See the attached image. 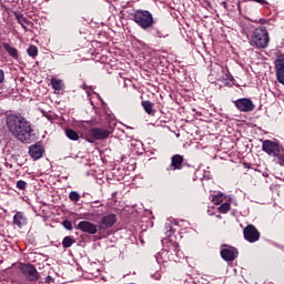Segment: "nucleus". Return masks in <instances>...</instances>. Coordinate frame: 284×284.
Segmentation results:
<instances>
[{"label": "nucleus", "mask_w": 284, "mask_h": 284, "mask_svg": "<svg viewBox=\"0 0 284 284\" xmlns=\"http://www.w3.org/2000/svg\"><path fill=\"white\" fill-rule=\"evenodd\" d=\"M7 128L12 136L18 139V141H21V143H30L32 141V126L23 115H8Z\"/></svg>", "instance_id": "nucleus-1"}, {"label": "nucleus", "mask_w": 284, "mask_h": 284, "mask_svg": "<svg viewBox=\"0 0 284 284\" xmlns=\"http://www.w3.org/2000/svg\"><path fill=\"white\" fill-rule=\"evenodd\" d=\"M251 45L260 49H265L270 45V33L265 27H260L253 31Z\"/></svg>", "instance_id": "nucleus-2"}, {"label": "nucleus", "mask_w": 284, "mask_h": 284, "mask_svg": "<svg viewBox=\"0 0 284 284\" xmlns=\"http://www.w3.org/2000/svg\"><path fill=\"white\" fill-rule=\"evenodd\" d=\"M133 21L142 28V30H150V28L154 27V17L148 10H138L133 14Z\"/></svg>", "instance_id": "nucleus-3"}, {"label": "nucleus", "mask_w": 284, "mask_h": 284, "mask_svg": "<svg viewBox=\"0 0 284 284\" xmlns=\"http://www.w3.org/2000/svg\"><path fill=\"white\" fill-rule=\"evenodd\" d=\"M112 134V131L108 129L94 128L91 129L87 134V141L89 143H94L95 141H101L103 139H108Z\"/></svg>", "instance_id": "nucleus-4"}, {"label": "nucleus", "mask_w": 284, "mask_h": 284, "mask_svg": "<svg viewBox=\"0 0 284 284\" xmlns=\"http://www.w3.org/2000/svg\"><path fill=\"white\" fill-rule=\"evenodd\" d=\"M19 270L26 276L27 280L34 282L39 281L41 278V275L39 274V271H37V267L32 264H19Z\"/></svg>", "instance_id": "nucleus-5"}, {"label": "nucleus", "mask_w": 284, "mask_h": 284, "mask_svg": "<svg viewBox=\"0 0 284 284\" xmlns=\"http://www.w3.org/2000/svg\"><path fill=\"white\" fill-rule=\"evenodd\" d=\"M262 150L263 152L268 154V156L276 158L281 155V145L278 144V142H274L272 140H265L262 143Z\"/></svg>", "instance_id": "nucleus-6"}, {"label": "nucleus", "mask_w": 284, "mask_h": 284, "mask_svg": "<svg viewBox=\"0 0 284 284\" xmlns=\"http://www.w3.org/2000/svg\"><path fill=\"white\" fill-rule=\"evenodd\" d=\"M276 81L284 85V54L278 53L274 61Z\"/></svg>", "instance_id": "nucleus-7"}, {"label": "nucleus", "mask_w": 284, "mask_h": 284, "mask_svg": "<svg viewBox=\"0 0 284 284\" xmlns=\"http://www.w3.org/2000/svg\"><path fill=\"white\" fill-rule=\"evenodd\" d=\"M234 105L240 112H254V108H256L254 102H252V100L248 98L235 100Z\"/></svg>", "instance_id": "nucleus-8"}, {"label": "nucleus", "mask_w": 284, "mask_h": 284, "mask_svg": "<svg viewBox=\"0 0 284 284\" xmlns=\"http://www.w3.org/2000/svg\"><path fill=\"white\" fill-rule=\"evenodd\" d=\"M243 234L245 241H247L248 243H256V241L261 239V233L258 232V230H256V226L252 224L247 225L244 229Z\"/></svg>", "instance_id": "nucleus-9"}, {"label": "nucleus", "mask_w": 284, "mask_h": 284, "mask_svg": "<svg viewBox=\"0 0 284 284\" xmlns=\"http://www.w3.org/2000/svg\"><path fill=\"white\" fill-rule=\"evenodd\" d=\"M116 223V215L114 213H109L103 215L101 221L98 223L99 231L103 232V230H110Z\"/></svg>", "instance_id": "nucleus-10"}, {"label": "nucleus", "mask_w": 284, "mask_h": 284, "mask_svg": "<svg viewBox=\"0 0 284 284\" xmlns=\"http://www.w3.org/2000/svg\"><path fill=\"white\" fill-rule=\"evenodd\" d=\"M77 230H80V232H84L85 234H97L99 231V224H94L90 221H81Z\"/></svg>", "instance_id": "nucleus-11"}, {"label": "nucleus", "mask_w": 284, "mask_h": 284, "mask_svg": "<svg viewBox=\"0 0 284 284\" xmlns=\"http://www.w3.org/2000/svg\"><path fill=\"white\" fill-rule=\"evenodd\" d=\"M223 261H234L236 256H239V251L236 248L229 246V245H222L221 252H220Z\"/></svg>", "instance_id": "nucleus-12"}, {"label": "nucleus", "mask_w": 284, "mask_h": 284, "mask_svg": "<svg viewBox=\"0 0 284 284\" xmlns=\"http://www.w3.org/2000/svg\"><path fill=\"white\" fill-rule=\"evenodd\" d=\"M183 156L175 154L171 158V164L166 168V172H174L176 170H183Z\"/></svg>", "instance_id": "nucleus-13"}, {"label": "nucleus", "mask_w": 284, "mask_h": 284, "mask_svg": "<svg viewBox=\"0 0 284 284\" xmlns=\"http://www.w3.org/2000/svg\"><path fill=\"white\" fill-rule=\"evenodd\" d=\"M162 245L164 252H170L171 254H179V244L176 242L169 241L168 239L162 240Z\"/></svg>", "instance_id": "nucleus-14"}, {"label": "nucleus", "mask_w": 284, "mask_h": 284, "mask_svg": "<svg viewBox=\"0 0 284 284\" xmlns=\"http://www.w3.org/2000/svg\"><path fill=\"white\" fill-rule=\"evenodd\" d=\"M29 154L34 160L41 159L43 156V146L39 144H33L29 148Z\"/></svg>", "instance_id": "nucleus-15"}, {"label": "nucleus", "mask_w": 284, "mask_h": 284, "mask_svg": "<svg viewBox=\"0 0 284 284\" xmlns=\"http://www.w3.org/2000/svg\"><path fill=\"white\" fill-rule=\"evenodd\" d=\"M13 225H17L21 230V227L28 225V217L23 212H17L13 216Z\"/></svg>", "instance_id": "nucleus-16"}, {"label": "nucleus", "mask_w": 284, "mask_h": 284, "mask_svg": "<svg viewBox=\"0 0 284 284\" xmlns=\"http://www.w3.org/2000/svg\"><path fill=\"white\" fill-rule=\"evenodd\" d=\"M217 72H221V74H217L219 81H234V78L232 77V73H230V70L223 69V67H217Z\"/></svg>", "instance_id": "nucleus-17"}, {"label": "nucleus", "mask_w": 284, "mask_h": 284, "mask_svg": "<svg viewBox=\"0 0 284 284\" xmlns=\"http://www.w3.org/2000/svg\"><path fill=\"white\" fill-rule=\"evenodd\" d=\"M103 214H105V207L100 206V207L93 209L91 212H89L88 216L91 217V221H99V219H101V216H103Z\"/></svg>", "instance_id": "nucleus-18"}, {"label": "nucleus", "mask_w": 284, "mask_h": 284, "mask_svg": "<svg viewBox=\"0 0 284 284\" xmlns=\"http://www.w3.org/2000/svg\"><path fill=\"white\" fill-rule=\"evenodd\" d=\"M2 48H3V50H6V52H8V54H10V57H12L13 59H17V57H19V51H17V49L13 48L12 45H10L8 42L2 43Z\"/></svg>", "instance_id": "nucleus-19"}, {"label": "nucleus", "mask_w": 284, "mask_h": 284, "mask_svg": "<svg viewBox=\"0 0 284 284\" xmlns=\"http://www.w3.org/2000/svg\"><path fill=\"white\" fill-rule=\"evenodd\" d=\"M51 85H52L53 90H57L58 92L63 90V81H61L57 78L51 79Z\"/></svg>", "instance_id": "nucleus-20"}, {"label": "nucleus", "mask_w": 284, "mask_h": 284, "mask_svg": "<svg viewBox=\"0 0 284 284\" xmlns=\"http://www.w3.org/2000/svg\"><path fill=\"white\" fill-rule=\"evenodd\" d=\"M142 106L146 114H154V104L151 101H143Z\"/></svg>", "instance_id": "nucleus-21"}, {"label": "nucleus", "mask_w": 284, "mask_h": 284, "mask_svg": "<svg viewBox=\"0 0 284 284\" xmlns=\"http://www.w3.org/2000/svg\"><path fill=\"white\" fill-rule=\"evenodd\" d=\"M74 243H77V240H74V237L72 236H65L62 240V245L63 247L68 248V247H72V245H74Z\"/></svg>", "instance_id": "nucleus-22"}, {"label": "nucleus", "mask_w": 284, "mask_h": 284, "mask_svg": "<svg viewBox=\"0 0 284 284\" xmlns=\"http://www.w3.org/2000/svg\"><path fill=\"white\" fill-rule=\"evenodd\" d=\"M65 135L70 139V141H79V133L72 129H67Z\"/></svg>", "instance_id": "nucleus-23"}, {"label": "nucleus", "mask_w": 284, "mask_h": 284, "mask_svg": "<svg viewBox=\"0 0 284 284\" xmlns=\"http://www.w3.org/2000/svg\"><path fill=\"white\" fill-rule=\"evenodd\" d=\"M69 199H70V201H72L73 203H79V201H81V195L79 194V192L72 191V192L69 194Z\"/></svg>", "instance_id": "nucleus-24"}, {"label": "nucleus", "mask_w": 284, "mask_h": 284, "mask_svg": "<svg viewBox=\"0 0 284 284\" xmlns=\"http://www.w3.org/2000/svg\"><path fill=\"white\" fill-rule=\"evenodd\" d=\"M27 52H28L29 57H32L34 59V57H37V54H39V49L37 48V45H30L27 49Z\"/></svg>", "instance_id": "nucleus-25"}, {"label": "nucleus", "mask_w": 284, "mask_h": 284, "mask_svg": "<svg viewBox=\"0 0 284 284\" xmlns=\"http://www.w3.org/2000/svg\"><path fill=\"white\" fill-rule=\"evenodd\" d=\"M229 210H231L230 202L223 203L219 206V212H221V214H227Z\"/></svg>", "instance_id": "nucleus-26"}, {"label": "nucleus", "mask_w": 284, "mask_h": 284, "mask_svg": "<svg viewBox=\"0 0 284 284\" xmlns=\"http://www.w3.org/2000/svg\"><path fill=\"white\" fill-rule=\"evenodd\" d=\"M17 19L18 23H20L23 30H28V27L26 26V23H28V19H26L23 16H18Z\"/></svg>", "instance_id": "nucleus-27"}, {"label": "nucleus", "mask_w": 284, "mask_h": 284, "mask_svg": "<svg viewBox=\"0 0 284 284\" xmlns=\"http://www.w3.org/2000/svg\"><path fill=\"white\" fill-rule=\"evenodd\" d=\"M212 201L215 205H221V203H223V194H217L213 196Z\"/></svg>", "instance_id": "nucleus-28"}, {"label": "nucleus", "mask_w": 284, "mask_h": 284, "mask_svg": "<svg viewBox=\"0 0 284 284\" xmlns=\"http://www.w3.org/2000/svg\"><path fill=\"white\" fill-rule=\"evenodd\" d=\"M17 187H18V190H26L28 187V183L23 180H19L17 182Z\"/></svg>", "instance_id": "nucleus-29"}, {"label": "nucleus", "mask_w": 284, "mask_h": 284, "mask_svg": "<svg viewBox=\"0 0 284 284\" xmlns=\"http://www.w3.org/2000/svg\"><path fill=\"white\" fill-rule=\"evenodd\" d=\"M62 225H63L64 230L72 231V222H70V220H64L62 222Z\"/></svg>", "instance_id": "nucleus-30"}, {"label": "nucleus", "mask_w": 284, "mask_h": 284, "mask_svg": "<svg viewBox=\"0 0 284 284\" xmlns=\"http://www.w3.org/2000/svg\"><path fill=\"white\" fill-rule=\"evenodd\" d=\"M165 234H166V236H171V234H172V224L170 223V222H166L165 223Z\"/></svg>", "instance_id": "nucleus-31"}, {"label": "nucleus", "mask_w": 284, "mask_h": 284, "mask_svg": "<svg viewBox=\"0 0 284 284\" xmlns=\"http://www.w3.org/2000/svg\"><path fill=\"white\" fill-rule=\"evenodd\" d=\"M154 37H158V39H165V34H163V31L155 29Z\"/></svg>", "instance_id": "nucleus-32"}, {"label": "nucleus", "mask_w": 284, "mask_h": 284, "mask_svg": "<svg viewBox=\"0 0 284 284\" xmlns=\"http://www.w3.org/2000/svg\"><path fill=\"white\" fill-rule=\"evenodd\" d=\"M277 159V163L278 165H281L282 168H284V154H281L278 156H275Z\"/></svg>", "instance_id": "nucleus-33"}, {"label": "nucleus", "mask_w": 284, "mask_h": 284, "mask_svg": "<svg viewBox=\"0 0 284 284\" xmlns=\"http://www.w3.org/2000/svg\"><path fill=\"white\" fill-rule=\"evenodd\" d=\"M253 1L254 3H260V6H270V2L267 0H248Z\"/></svg>", "instance_id": "nucleus-34"}, {"label": "nucleus", "mask_w": 284, "mask_h": 284, "mask_svg": "<svg viewBox=\"0 0 284 284\" xmlns=\"http://www.w3.org/2000/svg\"><path fill=\"white\" fill-rule=\"evenodd\" d=\"M3 81H6V73L0 69V85L3 83Z\"/></svg>", "instance_id": "nucleus-35"}, {"label": "nucleus", "mask_w": 284, "mask_h": 284, "mask_svg": "<svg viewBox=\"0 0 284 284\" xmlns=\"http://www.w3.org/2000/svg\"><path fill=\"white\" fill-rule=\"evenodd\" d=\"M45 283H54V278H52V276H47L45 277Z\"/></svg>", "instance_id": "nucleus-36"}, {"label": "nucleus", "mask_w": 284, "mask_h": 284, "mask_svg": "<svg viewBox=\"0 0 284 284\" xmlns=\"http://www.w3.org/2000/svg\"><path fill=\"white\" fill-rule=\"evenodd\" d=\"M153 278H155V281H160L161 280V273H155L153 275Z\"/></svg>", "instance_id": "nucleus-37"}, {"label": "nucleus", "mask_w": 284, "mask_h": 284, "mask_svg": "<svg viewBox=\"0 0 284 284\" xmlns=\"http://www.w3.org/2000/svg\"><path fill=\"white\" fill-rule=\"evenodd\" d=\"M106 1V3H112V1H114V0H105Z\"/></svg>", "instance_id": "nucleus-38"}, {"label": "nucleus", "mask_w": 284, "mask_h": 284, "mask_svg": "<svg viewBox=\"0 0 284 284\" xmlns=\"http://www.w3.org/2000/svg\"><path fill=\"white\" fill-rule=\"evenodd\" d=\"M174 225H179V223L174 222Z\"/></svg>", "instance_id": "nucleus-39"}]
</instances>
